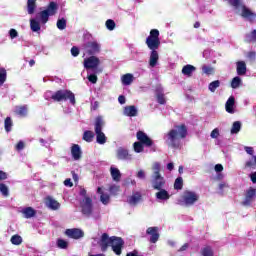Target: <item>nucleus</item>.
Returning <instances> with one entry per match:
<instances>
[{"instance_id":"1","label":"nucleus","mask_w":256,"mask_h":256,"mask_svg":"<svg viewBox=\"0 0 256 256\" xmlns=\"http://www.w3.org/2000/svg\"><path fill=\"white\" fill-rule=\"evenodd\" d=\"M166 183L165 177L161 174V163L155 162L152 165L151 185L152 189L158 191L155 197L159 201H168V199H171L169 192L164 189Z\"/></svg>"},{"instance_id":"2","label":"nucleus","mask_w":256,"mask_h":256,"mask_svg":"<svg viewBox=\"0 0 256 256\" xmlns=\"http://www.w3.org/2000/svg\"><path fill=\"white\" fill-rule=\"evenodd\" d=\"M187 135H189L187 125H176L166 134V145L171 149H181V139H186Z\"/></svg>"},{"instance_id":"3","label":"nucleus","mask_w":256,"mask_h":256,"mask_svg":"<svg viewBox=\"0 0 256 256\" xmlns=\"http://www.w3.org/2000/svg\"><path fill=\"white\" fill-rule=\"evenodd\" d=\"M99 247L103 253L111 247L113 253L115 255L120 256L121 253H123V247H125V241L121 237L117 236H111L109 237V234L103 233L100 241H99Z\"/></svg>"},{"instance_id":"4","label":"nucleus","mask_w":256,"mask_h":256,"mask_svg":"<svg viewBox=\"0 0 256 256\" xmlns=\"http://www.w3.org/2000/svg\"><path fill=\"white\" fill-rule=\"evenodd\" d=\"M159 35L160 34L157 29H152L150 30L149 36L146 38V45L148 49L152 50L149 59L150 67H157V63L159 61V52H157V49L161 46Z\"/></svg>"},{"instance_id":"5","label":"nucleus","mask_w":256,"mask_h":256,"mask_svg":"<svg viewBox=\"0 0 256 256\" xmlns=\"http://www.w3.org/2000/svg\"><path fill=\"white\" fill-rule=\"evenodd\" d=\"M230 7H233L234 9H242L241 17L243 19H248L250 23L255 22L256 19V13L251 11L245 4H243V0H227Z\"/></svg>"},{"instance_id":"6","label":"nucleus","mask_w":256,"mask_h":256,"mask_svg":"<svg viewBox=\"0 0 256 256\" xmlns=\"http://www.w3.org/2000/svg\"><path fill=\"white\" fill-rule=\"evenodd\" d=\"M59 11V4L55 1H51L46 6L45 10H42L38 13V17L40 19V22L45 25L49 21V17H53L57 15V12Z\"/></svg>"},{"instance_id":"7","label":"nucleus","mask_w":256,"mask_h":256,"mask_svg":"<svg viewBox=\"0 0 256 256\" xmlns=\"http://www.w3.org/2000/svg\"><path fill=\"white\" fill-rule=\"evenodd\" d=\"M103 127H105V120H103V117H96L94 131L96 133V141L99 145H105L107 143V136L103 133Z\"/></svg>"},{"instance_id":"8","label":"nucleus","mask_w":256,"mask_h":256,"mask_svg":"<svg viewBox=\"0 0 256 256\" xmlns=\"http://www.w3.org/2000/svg\"><path fill=\"white\" fill-rule=\"evenodd\" d=\"M56 103H61V101H69L71 105H75V94L71 90H58L51 95Z\"/></svg>"},{"instance_id":"9","label":"nucleus","mask_w":256,"mask_h":256,"mask_svg":"<svg viewBox=\"0 0 256 256\" xmlns=\"http://www.w3.org/2000/svg\"><path fill=\"white\" fill-rule=\"evenodd\" d=\"M182 200L187 207H190L199 201V194L195 193L194 191L186 190L182 195Z\"/></svg>"},{"instance_id":"10","label":"nucleus","mask_w":256,"mask_h":256,"mask_svg":"<svg viewBox=\"0 0 256 256\" xmlns=\"http://www.w3.org/2000/svg\"><path fill=\"white\" fill-rule=\"evenodd\" d=\"M81 209L82 215L90 217L93 213V200L90 197H85L81 204Z\"/></svg>"},{"instance_id":"11","label":"nucleus","mask_w":256,"mask_h":256,"mask_svg":"<svg viewBox=\"0 0 256 256\" xmlns=\"http://www.w3.org/2000/svg\"><path fill=\"white\" fill-rule=\"evenodd\" d=\"M136 139H138V142L142 143L144 147H153V140L148 137L147 133L141 130L136 133Z\"/></svg>"},{"instance_id":"12","label":"nucleus","mask_w":256,"mask_h":256,"mask_svg":"<svg viewBox=\"0 0 256 256\" xmlns=\"http://www.w3.org/2000/svg\"><path fill=\"white\" fill-rule=\"evenodd\" d=\"M65 235L70 239H81L85 237V232L79 228L66 229Z\"/></svg>"},{"instance_id":"13","label":"nucleus","mask_w":256,"mask_h":256,"mask_svg":"<svg viewBox=\"0 0 256 256\" xmlns=\"http://www.w3.org/2000/svg\"><path fill=\"white\" fill-rule=\"evenodd\" d=\"M99 63H101L99 58L95 56H90L89 58L84 60V67L85 69H97V67H99Z\"/></svg>"},{"instance_id":"14","label":"nucleus","mask_w":256,"mask_h":256,"mask_svg":"<svg viewBox=\"0 0 256 256\" xmlns=\"http://www.w3.org/2000/svg\"><path fill=\"white\" fill-rule=\"evenodd\" d=\"M146 235H150V243H157V241H159V227L155 226V227H149L146 230Z\"/></svg>"},{"instance_id":"15","label":"nucleus","mask_w":256,"mask_h":256,"mask_svg":"<svg viewBox=\"0 0 256 256\" xmlns=\"http://www.w3.org/2000/svg\"><path fill=\"white\" fill-rule=\"evenodd\" d=\"M116 157L120 161H131L133 159V156H131V154H129V150H127L123 147H120L117 149Z\"/></svg>"},{"instance_id":"16","label":"nucleus","mask_w":256,"mask_h":256,"mask_svg":"<svg viewBox=\"0 0 256 256\" xmlns=\"http://www.w3.org/2000/svg\"><path fill=\"white\" fill-rule=\"evenodd\" d=\"M256 197V189L253 187H250L247 191H246V196L245 199L243 201V205H251V203H253L254 199Z\"/></svg>"},{"instance_id":"17","label":"nucleus","mask_w":256,"mask_h":256,"mask_svg":"<svg viewBox=\"0 0 256 256\" xmlns=\"http://www.w3.org/2000/svg\"><path fill=\"white\" fill-rule=\"evenodd\" d=\"M86 51L88 55H95L101 51V46L97 42H88L86 44Z\"/></svg>"},{"instance_id":"18","label":"nucleus","mask_w":256,"mask_h":256,"mask_svg":"<svg viewBox=\"0 0 256 256\" xmlns=\"http://www.w3.org/2000/svg\"><path fill=\"white\" fill-rule=\"evenodd\" d=\"M156 101L159 105H165L167 100L165 99V93L163 92V87L157 86L155 89Z\"/></svg>"},{"instance_id":"19","label":"nucleus","mask_w":256,"mask_h":256,"mask_svg":"<svg viewBox=\"0 0 256 256\" xmlns=\"http://www.w3.org/2000/svg\"><path fill=\"white\" fill-rule=\"evenodd\" d=\"M71 155H72L74 161H79V159H81V156L83 155V152L81 151V146H79V144H73L72 145Z\"/></svg>"},{"instance_id":"20","label":"nucleus","mask_w":256,"mask_h":256,"mask_svg":"<svg viewBox=\"0 0 256 256\" xmlns=\"http://www.w3.org/2000/svg\"><path fill=\"white\" fill-rule=\"evenodd\" d=\"M234 107H235V97L234 96H230L228 98V100L226 101V104H225L226 112L230 113V114L235 113Z\"/></svg>"},{"instance_id":"21","label":"nucleus","mask_w":256,"mask_h":256,"mask_svg":"<svg viewBox=\"0 0 256 256\" xmlns=\"http://www.w3.org/2000/svg\"><path fill=\"white\" fill-rule=\"evenodd\" d=\"M237 75H246L247 74V64L245 61H238L236 63Z\"/></svg>"},{"instance_id":"22","label":"nucleus","mask_w":256,"mask_h":256,"mask_svg":"<svg viewBox=\"0 0 256 256\" xmlns=\"http://www.w3.org/2000/svg\"><path fill=\"white\" fill-rule=\"evenodd\" d=\"M46 204L48 205L49 209H52V211H57V209L61 207V204L51 196L47 197Z\"/></svg>"},{"instance_id":"23","label":"nucleus","mask_w":256,"mask_h":256,"mask_svg":"<svg viewBox=\"0 0 256 256\" xmlns=\"http://www.w3.org/2000/svg\"><path fill=\"white\" fill-rule=\"evenodd\" d=\"M141 199H143L141 192H135L132 194V196H130L128 203L129 205H137Z\"/></svg>"},{"instance_id":"24","label":"nucleus","mask_w":256,"mask_h":256,"mask_svg":"<svg viewBox=\"0 0 256 256\" xmlns=\"http://www.w3.org/2000/svg\"><path fill=\"white\" fill-rule=\"evenodd\" d=\"M110 175L113 181H116V183L121 181V171H119V168L110 167Z\"/></svg>"},{"instance_id":"25","label":"nucleus","mask_w":256,"mask_h":256,"mask_svg":"<svg viewBox=\"0 0 256 256\" xmlns=\"http://www.w3.org/2000/svg\"><path fill=\"white\" fill-rule=\"evenodd\" d=\"M124 115L127 117H137V108L134 105L126 106L124 108Z\"/></svg>"},{"instance_id":"26","label":"nucleus","mask_w":256,"mask_h":256,"mask_svg":"<svg viewBox=\"0 0 256 256\" xmlns=\"http://www.w3.org/2000/svg\"><path fill=\"white\" fill-rule=\"evenodd\" d=\"M25 219H31L37 215V211L33 207H26L22 210Z\"/></svg>"},{"instance_id":"27","label":"nucleus","mask_w":256,"mask_h":256,"mask_svg":"<svg viewBox=\"0 0 256 256\" xmlns=\"http://www.w3.org/2000/svg\"><path fill=\"white\" fill-rule=\"evenodd\" d=\"M28 111L29 108L27 107V105L16 106L15 108L16 115H19L20 117H27Z\"/></svg>"},{"instance_id":"28","label":"nucleus","mask_w":256,"mask_h":256,"mask_svg":"<svg viewBox=\"0 0 256 256\" xmlns=\"http://www.w3.org/2000/svg\"><path fill=\"white\" fill-rule=\"evenodd\" d=\"M37 9V0H27L28 15H33Z\"/></svg>"},{"instance_id":"29","label":"nucleus","mask_w":256,"mask_h":256,"mask_svg":"<svg viewBox=\"0 0 256 256\" xmlns=\"http://www.w3.org/2000/svg\"><path fill=\"white\" fill-rule=\"evenodd\" d=\"M197 68L191 64H187L182 68V74L187 75V77H191L193 75V71H196Z\"/></svg>"},{"instance_id":"30","label":"nucleus","mask_w":256,"mask_h":256,"mask_svg":"<svg viewBox=\"0 0 256 256\" xmlns=\"http://www.w3.org/2000/svg\"><path fill=\"white\" fill-rule=\"evenodd\" d=\"M244 169H256V155H253L250 160L245 162Z\"/></svg>"},{"instance_id":"31","label":"nucleus","mask_w":256,"mask_h":256,"mask_svg":"<svg viewBox=\"0 0 256 256\" xmlns=\"http://www.w3.org/2000/svg\"><path fill=\"white\" fill-rule=\"evenodd\" d=\"M30 29L34 33L41 31V24L35 19H30Z\"/></svg>"},{"instance_id":"32","label":"nucleus","mask_w":256,"mask_h":256,"mask_svg":"<svg viewBox=\"0 0 256 256\" xmlns=\"http://www.w3.org/2000/svg\"><path fill=\"white\" fill-rule=\"evenodd\" d=\"M219 87H221V81H219V80L212 81L208 85V89L211 93H215V91H217V89H219Z\"/></svg>"},{"instance_id":"33","label":"nucleus","mask_w":256,"mask_h":256,"mask_svg":"<svg viewBox=\"0 0 256 256\" xmlns=\"http://www.w3.org/2000/svg\"><path fill=\"white\" fill-rule=\"evenodd\" d=\"M93 137H95V134L91 130H86L83 134V140L87 143H91V141H93Z\"/></svg>"},{"instance_id":"34","label":"nucleus","mask_w":256,"mask_h":256,"mask_svg":"<svg viewBox=\"0 0 256 256\" xmlns=\"http://www.w3.org/2000/svg\"><path fill=\"white\" fill-rule=\"evenodd\" d=\"M121 79L124 85H131L133 83V74H124Z\"/></svg>"},{"instance_id":"35","label":"nucleus","mask_w":256,"mask_h":256,"mask_svg":"<svg viewBox=\"0 0 256 256\" xmlns=\"http://www.w3.org/2000/svg\"><path fill=\"white\" fill-rule=\"evenodd\" d=\"M133 149H134L135 153H143V151H145V144H142L139 141L134 142Z\"/></svg>"},{"instance_id":"36","label":"nucleus","mask_w":256,"mask_h":256,"mask_svg":"<svg viewBox=\"0 0 256 256\" xmlns=\"http://www.w3.org/2000/svg\"><path fill=\"white\" fill-rule=\"evenodd\" d=\"M12 127H13V120H11V117H6V119L4 120V129L6 133L11 132Z\"/></svg>"},{"instance_id":"37","label":"nucleus","mask_w":256,"mask_h":256,"mask_svg":"<svg viewBox=\"0 0 256 256\" xmlns=\"http://www.w3.org/2000/svg\"><path fill=\"white\" fill-rule=\"evenodd\" d=\"M56 26L60 31L67 29V20L65 18L58 19Z\"/></svg>"},{"instance_id":"38","label":"nucleus","mask_w":256,"mask_h":256,"mask_svg":"<svg viewBox=\"0 0 256 256\" xmlns=\"http://www.w3.org/2000/svg\"><path fill=\"white\" fill-rule=\"evenodd\" d=\"M174 189L176 191H181L183 189V177H178L174 181Z\"/></svg>"},{"instance_id":"39","label":"nucleus","mask_w":256,"mask_h":256,"mask_svg":"<svg viewBox=\"0 0 256 256\" xmlns=\"http://www.w3.org/2000/svg\"><path fill=\"white\" fill-rule=\"evenodd\" d=\"M201 255L202 256H213V255H215V253L213 252V248H211V246H206V247L202 248Z\"/></svg>"},{"instance_id":"40","label":"nucleus","mask_w":256,"mask_h":256,"mask_svg":"<svg viewBox=\"0 0 256 256\" xmlns=\"http://www.w3.org/2000/svg\"><path fill=\"white\" fill-rule=\"evenodd\" d=\"M231 87L232 89H239V87H241V78L239 76H236L232 79Z\"/></svg>"},{"instance_id":"41","label":"nucleus","mask_w":256,"mask_h":256,"mask_svg":"<svg viewBox=\"0 0 256 256\" xmlns=\"http://www.w3.org/2000/svg\"><path fill=\"white\" fill-rule=\"evenodd\" d=\"M241 131V122L236 121L233 123L232 128H231V133L232 134H237Z\"/></svg>"},{"instance_id":"42","label":"nucleus","mask_w":256,"mask_h":256,"mask_svg":"<svg viewBox=\"0 0 256 256\" xmlns=\"http://www.w3.org/2000/svg\"><path fill=\"white\" fill-rule=\"evenodd\" d=\"M12 245H21L23 243V238L19 235H13L11 237Z\"/></svg>"},{"instance_id":"43","label":"nucleus","mask_w":256,"mask_h":256,"mask_svg":"<svg viewBox=\"0 0 256 256\" xmlns=\"http://www.w3.org/2000/svg\"><path fill=\"white\" fill-rule=\"evenodd\" d=\"M202 72L205 75H213V73H215V69L211 66L203 65L202 66Z\"/></svg>"},{"instance_id":"44","label":"nucleus","mask_w":256,"mask_h":256,"mask_svg":"<svg viewBox=\"0 0 256 256\" xmlns=\"http://www.w3.org/2000/svg\"><path fill=\"white\" fill-rule=\"evenodd\" d=\"M247 43H256V30H252L246 38Z\"/></svg>"},{"instance_id":"45","label":"nucleus","mask_w":256,"mask_h":256,"mask_svg":"<svg viewBox=\"0 0 256 256\" xmlns=\"http://www.w3.org/2000/svg\"><path fill=\"white\" fill-rule=\"evenodd\" d=\"M7 81V70L0 68V85H3Z\"/></svg>"},{"instance_id":"46","label":"nucleus","mask_w":256,"mask_h":256,"mask_svg":"<svg viewBox=\"0 0 256 256\" xmlns=\"http://www.w3.org/2000/svg\"><path fill=\"white\" fill-rule=\"evenodd\" d=\"M57 247H59V249H67V247H69V242L59 238L57 240Z\"/></svg>"},{"instance_id":"47","label":"nucleus","mask_w":256,"mask_h":256,"mask_svg":"<svg viewBox=\"0 0 256 256\" xmlns=\"http://www.w3.org/2000/svg\"><path fill=\"white\" fill-rule=\"evenodd\" d=\"M0 193H2L4 197H9V188L4 183H0Z\"/></svg>"},{"instance_id":"48","label":"nucleus","mask_w":256,"mask_h":256,"mask_svg":"<svg viewBox=\"0 0 256 256\" xmlns=\"http://www.w3.org/2000/svg\"><path fill=\"white\" fill-rule=\"evenodd\" d=\"M116 27L115 21L112 19H108L106 21V28L108 29V31H113Z\"/></svg>"},{"instance_id":"49","label":"nucleus","mask_w":256,"mask_h":256,"mask_svg":"<svg viewBox=\"0 0 256 256\" xmlns=\"http://www.w3.org/2000/svg\"><path fill=\"white\" fill-rule=\"evenodd\" d=\"M100 201L101 203H103V205H108L110 201L109 194L102 193V195L100 196Z\"/></svg>"},{"instance_id":"50","label":"nucleus","mask_w":256,"mask_h":256,"mask_svg":"<svg viewBox=\"0 0 256 256\" xmlns=\"http://www.w3.org/2000/svg\"><path fill=\"white\" fill-rule=\"evenodd\" d=\"M16 151H23L25 149V142L19 141L15 146Z\"/></svg>"},{"instance_id":"51","label":"nucleus","mask_w":256,"mask_h":256,"mask_svg":"<svg viewBox=\"0 0 256 256\" xmlns=\"http://www.w3.org/2000/svg\"><path fill=\"white\" fill-rule=\"evenodd\" d=\"M72 57H79V48L77 46H73L71 48Z\"/></svg>"},{"instance_id":"52","label":"nucleus","mask_w":256,"mask_h":256,"mask_svg":"<svg viewBox=\"0 0 256 256\" xmlns=\"http://www.w3.org/2000/svg\"><path fill=\"white\" fill-rule=\"evenodd\" d=\"M9 35H10L11 39H16V37L19 36V33L17 32V30L12 28L9 31Z\"/></svg>"},{"instance_id":"53","label":"nucleus","mask_w":256,"mask_h":256,"mask_svg":"<svg viewBox=\"0 0 256 256\" xmlns=\"http://www.w3.org/2000/svg\"><path fill=\"white\" fill-rule=\"evenodd\" d=\"M247 57H248V59H250V61H255V59H256V52L255 51L248 52Z\"/></svg>"},{"instance_id":"54","label":"nucleus","mask_w":256,"mask_h":256,"mask_svg":"<svg viewBox=\"0 0 256 256\" xmlns=\"http://www.w3.org/2000/svg\"><path fill=\"white\" fill-rule=\"evenodd\" d=\"M88 81H90V83H93V84L97 83V75H95V74H90V75L88 76Z\"/></svg>"},{"instance_id":"55","label":"nucleus","mask_w":256,"mask_h":256,"mask_svg":"<svg viewBox=\"0 0 256 256\" xmlns=\"http://www.w3.org/2000/svg\"><path fill=\"white\" fill-rule=\"evenodd\" d=\"M210 137L212 139H217V137H219V129L216 128V129L212 130Z\"/></svg>"},{"instance_id":"56","label":"nucleus","mask_w":256,"mask_h":256,"mask_svg":"<svg viewBox=\"0 0 256 256\" xmlns=\"http://www.w3.org/2000/svg\"><path fill=\"white\" fill-rule=\"evenodd\" d=\"M244 151H246V153H247L248 155H252V157H253V153H255V150H254L253 147H251V146H246V147L244 148Z\"/></svg>"},{"instance_id":"57","label":"nucleus","mask_w":256,"mask_h":256,"mask_svg":"<svg viewBox=\"0 0 256 256\" xmlns=\"http://www.w3.org/2000/svg\"><path fill=\"white\" fill-rule=\"evenodd\" d=\"M214 169H215L216 173H221V171H223V165L216 164Z\"/></svg>"},{"instance_id":"58","label":"nucleus","mask_w":256,"mask_h":256,"mask_svg":"<svg viewBox=\"0 0 256 256\" xmlns=\"http://www.w3.org/2000/svg\"><path fill=\"white\" fill-rule=\"evenodd\" d=\"M138 179H145V171L139 170L137 173Z\"/></svg>"},{"instance_id":"59","label":"nucleus","mask_w":256,"mask_h":256,"mask_svg":"<svg viewBox=\"0 0 256 256\" xmlns=\"http://www.w3.org/2000/svg\"><path fill=\"white\" fill-rule=\"evenodd\" d=\"M64 185H65V187H73V182H71V179H70V178H67V179L64 181Z\"/></svg>"},{"instance_id":"60","label":"nucleus","mask_w":256,"mask_h":256,"mask_svg":"<svg viewBox=\"0 0 256 256\" xmlns=\"http://www.w3.org/2000/svg\"><path fill=\"white\" fill-rule=\"evenodd\" d=\"M118 102L120 103V105H125L126 99L124 95H120L118 97Z\"/></svg>"},{"instance_id":"61","label":"nucleus","mask_w":256,"mask_h":256,"mask_svg":"<svg viewBox=\"0 0 256 256\" xmlns=\"http://www.w3.org/2000/svg\"><path fill=\"white\" fill-rule=\"evenodd\" d=\"M126 256H139V251L133 250L132 252H128Z\"/></svg>"},{"instance_id":"62","label":"nucleus","mask_w":256,"mask_h":256,"mask_svg":"<svg viewBox=\"0 0 256 256\" xmlns=\"http://www.w3.org/2000/svg\"><path fill=\"white\" fill-rule=\"evenodd\" d=\"M7 179V173L0 170V181Z\"/></svg>"},{"instance_id":"63","label":"nucleus","mask_w":256,"mask_h":256,"mask_svg":"<svg viewBox=\"0 0 256 256\" xmlns=\"http://www.w3.org/2000/svg\"><path fill=\"white\" fill-rule=\"evenodd\" d=\"M110 193H113L114 191H119V186L112 185L109 188Z\"/></svg>"},{"instance_id":"64","label":"nucleus","mask_w":256,"mask_h":256,"mask_svg":"<svg viewBox=\"0 0 256 256\" xmlns=\"http://www.w3.org/2000/svg\"><path fill=\"white\" fill-rule=\"evenodd\" d=\"M250 179H251L252 183H256V172H253L250 174Z\"/></svg>"}]
</instances>
